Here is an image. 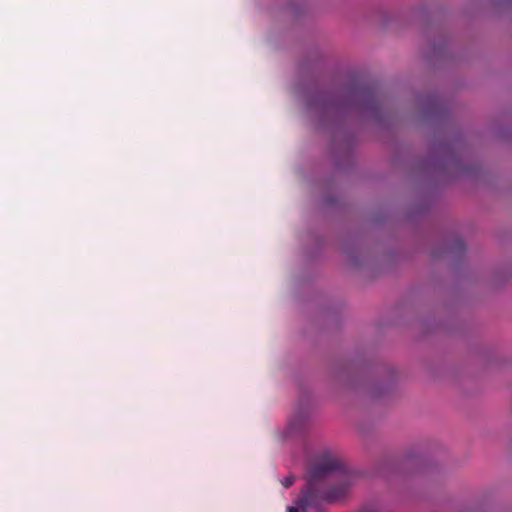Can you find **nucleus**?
Instances as JSON below:
<instances>
[{"label": "nucleus", "mask_w": 512, "mask_h": 512, "mask_svg": "<svg viewBox=\"0 0 512 512\" xmlns=\"http://www.w3.org/2000/svg\"><path fill=\"white\" fill-rule=\"evenodd\" d=\"M357 474L330 452L320 455L309 467L306 484L302 488L295 506L288 512H310L321 509L323 503H335L348 496L355 485Z\"/></svg>", "instance_id": "obj_1"}, {"label": "nucleus", "mask_w": 512, "mask_h": 512, "mask_svg": "<svg viewBox=\"0 0 512 512\" xmlns=\"http://www.w3.org/2000/svg\"><path fill=\"white\" fill-rule=\"evenodd\" d=\"M294 482L295 477L293 475H288L281 480V483L284 486V488H290L294 484Z\"/></svg>", "instance_id": "obj_2"}, {"label": "nucleus", "mask_w": 512, "mask_h": 512, "mask_svg": "<svg viewBox=\"0 0 512 512\" xmlns=\"http://www.w3.org/2000/svg\"><path fill=\"white\" fill-rule=\"evenodd\" d=\"M358 512H375V511L372 509L363 508V509L359 510Z\"/></svg>", "instance_id": "obj_3"}, {"label": "nucleus", "mask_w": 512, "mask_h": 512, "mask_svg": "<svg viewBox=\"0 0 512 512\" xmlns=\"http://www.w3.org/2000/svg\"><path fill=\"white\" fill-rule=\"evenodd\" d=\"M458 245L460 248H464V242L462 240L458 241Z\"/></svg>", "instance_id": "obj_4"}]
</instances>
